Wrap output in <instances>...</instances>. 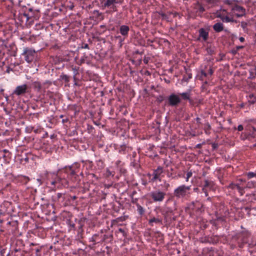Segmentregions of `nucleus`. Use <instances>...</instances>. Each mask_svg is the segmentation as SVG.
<instances>
[{"mask_svg":"<svg viewBox=\"0 0 256 256\" xmlns=\"http://www.w3.org/2000/svg\"><path fill=\"white\" fill-rule=\"evenodd\" d=\"M82 48L89 49L88 44H84V45L82 47Z\"/></svg>","mask_w":256,"mask_h":256,"instance_id":"49530a36","label":"nucleus"},{"mask_svg":"<svg viewBox=\"0 0 256 256\" xmlns=\"http://www.w3.org/2000/svg\"><path fill=\"white\" fill-rule=\"evenodd\" d=\"M94 14L96 16L98 17H100L102 16V14L98 10H94L93 12Z\"/></svg>","mask_w":256,"mask_h":256,"instance_id":"f704fd0d","label":"nucleus"},{"mask_svg":"<svg viewBox=\"0 0 256 256\" xmlns=\"http://www.w3.org/2000/svg\"><path fill=\"white\" fill-rule=\"evenodd\" d=\"M168 104L171 106H176L181 102L179 96L174 94H170L168 98Z\"/></svg>","mask_w":256,"mask_h":256,"instance_id":"0eeeda50","label":"nucleus"},{"mask_svg":"<svg viewBox=\"0 0 256 256\" xmlns=\"http://www.w3.org/2000/svg\"><path fill=\"white\" fill-rule=\"evenodd\" d=\"M214 72V71L213 70H212V68H210L209 70H208V74H210V75H212V74Z\"/></svg>","mask_w":256,"mask_h":256,"instance_id":"a18cd8bd","label":"nucleus"},{"mask_svg":"<svg viewBox=\"0 0 256 256\" xmlns=\"http://www.w3.org/2000/svg\"><path fill=\"white\" fill-rule=\"evenodd\" d=\"M22 54L24 56L25 60L28 63H30L32 62L34 58L36 52L32 48H26L24 49Z\"/></svg>","mask_w":256,"mask_h":256,"instance_id":"39448f33","label":"nucleus"},{"mask_svg":"<svg viewBox=\"0 0 256 256\" xmlns=\"http://www.w3.org/2000/svg\"><path fill=\"white\" fill-rule=\"evenodd\" d=\"M62 193H58L57 194V197L58 198H60L61 196H62Z\"/></svg>","mask_w":256,"mask_h":256,"instance_id":"3c124183","label":"nucleus"},{"mask_svg":"<svg viewBox=\"0 0 256 256\" xmlns=\"http://www.w3.org/2000/svg\"><path fill=\"white\" fill-rule=\"evenodd\" d=\"M189 178H188V176H186V182H188Z\"/></svg>","mask_w":256,"mask_h":256,"instance_id":"0e129e2a","label":"nucleus"},{"mask_svg":"<svg viewBox=\"0 0 256 256\" xmlns=\"http://www.w3.org/2000/svg\"><path fill=\"white\" fill-rule=\"evenodd\" d=\"M253 130L256 132V120L254 121L253 125L252 126Z\"/></svg>","mask_w":256,"mask_h":256,"instance_id":"58836bf2","label":"nucleus"},{"mask_svg":"<svg viewBox=\"0 0 256 256\" xmlns=\"http://www.w3.org/2000/svg\"><path fill=\"white\" fill-rule=\"evenodd\" d=\"M192 175V170H190V171H188V172L186 173V176H188V178H190Z\"/></svg>","mask_w":256,"mask_h":256,"instance_id":"4c0bfd02","label":"nucleus"},{"mask_svg":"<svg viewBox=\"0 0 256 256\" xmlns=\"http://www.w3.org/2000/svg\"><path fill=\"white\" fill-rule=\"evenodd\" d=\"M237 129L238 131H242L244 129L243 126L242 124H240L238 126Z\"/></svg>","mask_w":256,"mask_h":256,"instance_id":"ea45409f","label":"nucleus"},{"mask_svg":"<svg viewBox=\"0 0 256 256\" xmlns=\"http://www.w3.org/2000/svg\"><path fill=\"white\" fill-rule=\"evenodd\" d=\"M246 182V180L242 179V178H240V179H238L237 180H236V183H241V185H244V182Z\"/></svg>","mask_w":256,"mask_h":256,"instance_id":"e433bc0d","label":"nucleus"},{"mask_svg":"<svg viewBox=\"0 0 256 256\" xmlns=\"http://www.w3.org/2000/svg\"><path fill=\"white\" fill-rule=\"evenodd\" d=\"M234 2H235V0H224V4H228V5H231V6H234L233 4Z\"/></svg>","mask_w":256,"mask_h":256,"instance_id":"2f4dec72","label":"nucleus"},{"mask_svg":"<svg viewBox=\"0 0 256 256\" xmlns=\"http://www.w3.org/2000/svg\"><path fill=\"white\" fill-rule=\"evenodd\" d=\"M196 120L198 124H200V118L198 117H197L196 118Z\"/></svg>","mask_w":256,"mask_h":256,"instance_id":"de8ad7c7","label":"nucleus"},{"mask_svg":"<svg viewBox=\"0 0 256 256\" xmlns=\"http://www.w3.org/2000/svg\"><path fill=\"white\" fill-rule=\"evenodd\" d=\"M209 36V30L208 28H200L198 30V38L199 40H202L204 42H206Z\"/></svg>","mask_w":256,"mask_h":256,"instance_id":"9d476101","label":"nucleus"},{"mask_svg":"<svg viewBox=\"0 0 256 256\" xmlns=\"http://www.w3.org/2000/svg\"><path fill=\"white\" fill-rule=\"evenodd\" d=\"M210 128H211V126H210V124L208 122L206 123L205 124V127H204V130H205L206 132L207 130H210Z\"/></svg>","mask_w":256,"mask_h":256,"instance_id":"473e14b6","label":"nucleus"},{"mask_svg":"<svg viewBox=\"0 0 256 256\" xmlns=\"http://www.w3.org/2000/svg\"><path fill=\"white\" fill-rule=\"evenodd\" d=\"M137 210L140 215L142 216L144 212V210L139 204L136 203Z\"/></svg>","mask_w":256,"mask_h":256,"instance_id":"5701e85b","label":"nucleus"},{"mask_svg":"<svg viewBox=\"0 0 256 256\" xmlns=\"http://www.w3.org/2000/svg\"><path fill=\"white\" fill-rule=\"evenodd\" d=\"M166 196V193L160 190L152 191L150 193V196L154 202H162L164 200Z\"/></svg>","mask_w":256,"mask_h":256,"instance_id":"20e7f679","label":"nucleus"},{"mask_svg":"<svg viewBox=\"0 0 256 256\" xmlns=\"http://www.w3.org/2000/svg\"><path fill=\"white\" fill-rule=\"evenodd\" d=\"M163 187L166 190H168V188L170 187V184L166 180H164Z\"/></svg>","mask_w":256,"mask_h":256,"instance_id":"c756f323","label":"nucleus"},{"mask_svg":"<svg viewBox=\"0 0 256 256\" xmlns=\"http://www.w3.org/2000/svg\"><path fill=\"white\" fill-rule=\"evenodd\" d=\"M205 11L204 7L198 2L194 4V12L197 15L202 14Z\"/></svg>","mask_w":256,"mask_h":256,"instance_id":"f8f14e48","label":"nucleus"},{"mask_svg":"<svg viewBox=\"0 0 256 256\" xmlns=\"http://www.w3.org/2000/svg\"><path fill=\"white\" fill-rule=\"evenodd\" d=\"M172 174L168 173V174L167 176L170 178Z\"/></svg>","mask_w":256,"mask_h":256,"instance_id":"69168bd1","label":"nucleus"},{"mask_svg":"<svg viewBox=\"0 0 256 256\" xmlns=\"http://www.w3.org/2000/svg\"><path fill=\"white\" fill-rule=\"evenodd\" d=\"M236 50H232V52L234 54H235L236 53Z\"/></svg>","mask_w":256,"mask_h":256,"instance_id":"bf43d9fd","label":"nucleus"},{"mask_svg":"<svg viewBox=\"0 0 256 256\" xmlns=\"http://www.w3.org/2000/svg\"><path fill=\"white\" fill-rule=\"evenodd\" d=\"M33 86H34V88L38 92L40 91V90L42 88V86H41V84L40 82H34Z\"/></svg>","mask_w":256,"mask_h":256,"instance_id":"b1692460","label":"nucleus"},{"mask_svg":"<svg viewBox=\"0 0 256 256\" xmlns=\"http://www.w3.org/2000/svg\"><path fill=\"white\" fill-rule=\"evenodd\" d=\"M161 15L163 18H166V15L164 14H162Z\"/></svg>","mask_w":256,"mask_h":256,"instance_id":"4d7b16f0","label":"nucleus"},{"mask_svg":"<svg viewBox=\"0 0 256 256\" xmlns=\"http://www.w3.org/2000/svg\"><path fill=\"white\" fill-rule=\"evenodd\" d=\"M202 192L205 193L206 192H208L207 188L204 186V187L202 189Z\"/></svg>","mask_w":256,"mask_h":256,"instance_id":"09e8293b","label":"nucleus"},{"mask_svg":"<svg viewBox=\"0 0 256 256\" xmlns=\"http://www.w3.org/2000/svg\"><path fill=\"white\" fill-rule=\"evenodd\" d=\"M98 236L97 234L94 235L90 238V241L94 242L96 244V238Z\"/></svg>","mask_w":256,"mask_h":256,"instance_id":"c9c22d12","label":"nucleus"},{"mask_svg":"<svg viewBox=\"0 0 256 256\" xmlns=\"http://www.w3.org/2000/svg\"><path fill=\"white\" fill-rule=\"evenodd\" d=\"M4 89H2H2H1V90H0V93L2 95H3V96H4Z\"/></svg>","mask_w":256,"mask_h":256,"instance_id":"6e6d98bb","label":"nucleus"},{"mask_svg":"<svg viewBox=\"0 0 256 256\" xmlns=\"http://www.w3.org/2000/svg\"><path fill=\"white\" fill-rule=\"evenodd\" d=\"M11 70H12V68H10V67H8V66H6V72L7 73H8H8H10V72Z\"/></svg>","mask_w":256,"mask_h":256,"instance_id":"c03bdc74","label":"nucleus"},{"mask_svg":"<svg viewBox=\"0 0 256 256\" xmlns=\"http://www.w3.org/2000/svg\"><path fill=\"white\" fill-rule=\"evenodd\" d=\"M116 233H121L122 234V236L124 238H126L127 236V234L126 232L125 231L124 229H122V228H119L116 231Z\"/></svg>","mask_w":256,"mask_h":256,"instance_id":"a878e982","label":"nucleus"},{"mask_svg":"<svg viewBox=\"0 0 256 256\" xmlns=\"http://www.w3.org/2000/svg\"><path fill=\"white\" fill-rule=\"evenodd\" d=\"M28 92V86L26 84L17 86L13 92V94L18 96H24Z\"/></svg>","mask_w":256,"mask_h":256,"instance_id":"6e6552de","label":"nucleus"},{"mask_svg":"<svg viewBox=\"0 0 256 256\" xmlns=\"http://www.w3.org/2000/svg\"><path fill=\"white\" fill-rule=\"evenodd\" d=\"M130 30V28L126 25H122L120 28V32L122 35L127 36Z\"/></svg>","mask_w":256,"mask_h":256,"instance_id":"2eb2a0df","label":"nucleus"},{"mask_svg":"<svg viewBox=\"0 0 256 256\" xmlns=\"http://www.w3.org/2000/svg\"><path fill=\"white\" fill-rule=\"evenodd\" d=\"M64 172L71 176H73L76 174V172L72 169V166H69L68 168H66Z\"/></svg>","mask_w":256,"mask_h":256,"instance_id":"4be33fe9","label":"nucleus"},{"mask_svg":"<svg viewBox=\"0 0 256 256\" xmlns=\"http://www.w3.org/2000/svg\"><path fill=\"white\" fill-rule=\"evenodd\" d=\"M191 186H186L182 184L174 190V195L177 198H186L190 196V192L189 190H190Z\"/></svg>","mask_w":256,"mask_h":256,"instance_id":"f257e3e1","label":"nucleus"},{"mask_svg":"<svg viewBox=\"0 0 256 256\" xmlns=\"http://www.w3.org/2000/svg\"><path fill=\"white\" fill-rule=\"evenodd\" d=\"M162 214L164 216V219L165 220H166L167 218V216H166V213L164 212H162Z\"/></svg>","mask_w":256,"mask_h":256,"instance_id":"603ef678","label":"nucleus"},{"mask_svg":"<svg viewBox=\"0 0 256 256\" xmlns=\"http://www.w3.org/2000/svg\"><path fill=\"white\" fill-rule=\"evenodd\" d=\"M220 18L224 22H236V21L234 19L233 17L231 16L230 14H229V16L228 14L225 16H220Z\"/></svg>","mask_w":256,"mask_h":256,"instance_id":"4468645a","label":"nucleus"},{"mask_svg":"<svg viewBox=\"0 0 256 256\" xmlns=\"http://www.w3.org/2000/svg\"><path fill=\"white\" fill-rule=\"evenodd\" d=\"M68 121V118H64V119L62 120V122L63 124L67 122Z\"/></svg>","mask_w":256,"mask_h":256,"instance_id":"37998d69","label":"nucleus"},{"mask_svg":"<svg viewBox=\"0 0 256 256\" xmlns=\"http://www.w3.org/2000/svg\"><path fill=\"white\" fill-rule=\"evenodd\" d=\"M46 98H47V102L45 101V102H50V104L54 100V94L53 92L48 91L46 94Z\"/></svg>","mask_w":256,"mask_h":256,"instance_id":"a211bd4d","label":"nucleus"},{"mask_svg":"<svg viewBox=\"0 0 256 256\" xmlns=\"http://www.w3.org/2000/svg\"><path fill=\"white\" fill-rule=\"evenodd\" d=\"M106 174L108 176L112 175V176L114 175L110 170H106Z\"/></svg>","mask_w":256,"mask_h":256,"instance_id":"79ce46f5","label":"nucleus"},{"mask_svg":"<svg viewBox=\"0 0 256 256\" xmlns=\"http://www.w3.org/2000/svg\"><path fill=\"white\" fill-rule=\"evenodd\" d=\"M204 1L208 4L214 6L216 4L219 2V0H204Z\"/></svg>","mask_w":256,"mask_h":256,"instance_id":"bb28decb","label":"nucleus"},{"mask_svg":"<svg viewBox=\"0 0 256 256\" xmlns=\"http://www.w3.org/2000/svg\"><path fill=\"white\" fill-rule=\"evenodd\" d=\"M4 62H0V74H2L4 66Z\"/></svg>","mask_w":256,"mask_h":256,"instance_id":"72a5a7b5","label":"nucleus"},{"mask_svg":"<svg viewBox=\"0 0 256 256\" xmlns=\"http://www.w3.org/2000/svg\"><path fill=\"white\" fill-rule=\"evenodd\" d=\"M40 252V250L39 249H36V253L39 252Z\"/></svg>","mask_w":256,"mask_h":256,"instance_id":"774afa93","label":"nucleus"},{"mask_svg":"<svg viewBox=\"0 0 256 256\" xmlns=\"http://www.w3.org/2000/svg\"><path fill=\"white\" fill-rule=\"evenodd\" d=\"M192 74H188V79H190V78H192Z\"/></svg>","mask_w":256,"mask_h":256,"instance_id":"e2e57ef3","label":"nucleus"},{"mask_svg":"<svg viewBox=\"0 0 256 256\" xmlns=\"http://www.w3.org/2000/svg\"><path fill=\"white\" fill-rule=\"evenodd\" d=\"M202 76L206 77L207 76V74L204 71V70H202L200 72Z\"/></svg>","mask_w":256,"mask_h":256,"instance_id":"a19ab883","label":"nucleus"},{"mask_svg":"<svg viewBox=\"0 0 256 256\" xmlns=\"http://www.w3.org/2000/svg\"><path fill=\"white\" fill-rule=\"evenodd\" d=\"M239 40L240 42H243L244 41V37H240Z\"/></svg>","mask_w":256,"mask_h":256,"instance_id":"8fccbe9b","label":"nucleus"},{"mask_svg":"<svg viewBox=\"0 0 256 256\" xmlns=\"http://www.w3.org/2000/svg\"><path fill=\"white\" fill-rule=\"evenodd\" d=\"M188 78H186L185 77L184 78H183V80L186 81V82H188Z\"/></svg>","mask_w":256,"mask_h":256,"instance_id":"680f3d73","label":"nucleus"},{"mask_svg":"<svg viewBox=\"0 0 256 256\" xmlns=\"http://www.w3.org/2000/svg\"><path fill=\"white\" fill-rule=\"evenodd\" d=\"M51 184L56 186L58 188L62 187H66L68 186V182L64 178L62 177V174L60 175L56 174L54 179L51 182Z\"/></svg>","mask_w":256,"mask_h":256,"instance_id":"7ed1b4c3","label":"nucleus"},{"mask_svg":"<svg viewBox=\"0 0 256 256\" xmlns=\"http://www.w3.org/2000/svg\"><path fill=\"white\" fill-rule=\"evenodd\" d=\"M194 191L195 192H198V188H194Z\"/></svg>","mask_w":256,"mask_h":256,"instance_id":"13d9d810","label":"nucleus"},{"mask_svg":"<svg viewBox=\"0 0 256 256\" xmlns=\"http://www.w3.org/2000/svg\"><path fill=\"white\" fill-rule=\"evenodd\" d=\"M178 96H181L182 98L184 100H190V91H188V92H184L180 93Z\"/></svg>","mask_w":256,"mask_h":256,"instance_id":"6ab92c4d","label":"nucleus"},{"mask_svg":"<svg viewBox=\"0 0 256 256\" xmlns=\"http://www.w3.org/2000/svg\"><path fill=\"white\" fill-rule=\"evenodd\" d=\"M228 188L232 190L236 189L241 196H242L244 193L245 186H242L241 183L234 184L232 182L229 184Z\"/></svg>","mask_w":256,"mask_h":256,"instance_id":"9b49d317","label":"nucleus"},{"mask_svg":"<svg viewBox=\"0 0 256 256\" xmlns=\"http://www.w3.org/2000/svg\"><path fill=\"white\" fill-rule=\"evenodd\" d=\"M250 236V234L248 232L244 231L234 236L232 238V240L236 242L240 247H242L243 244L248 242Z\"/></svg>","mask_w":256,"mask_h":256,"instance_id":"f03ea898","label":"nucleus"},{"mask_svg":"<svg viewBox=\"0 0 256 256\" xmlns=\"http://www.w3.org/2000/svg\"><path fill=\"white\" fill-rule=\"evenodd\" d=\"M250 73L251 77L254 78L256 76V66L250 70Z\"/></svg>","mask_w":256,"mask_h":256,"instance_id":"c85d7f7f","label":"nucleus"},{"mask_svg":"<svg viewBox=\"0 0 256 256\" xmlns=\"http://www.w3.org/2000/svg\"><path fill=\"white\" fill-rule=\"evenodd\" d=\"M244 48L243 46H236V50H238L242 48Z\"/></svg>","mask_w":256,"mask_h":256,"instance_id":"864d4df0","label":"nucleus"},{"mask_svg":"<svg viewBox=\"0 0 256 256\" xmlns=\"http://www.w3.org/2000/svg\"><path fill=\"white\" fill-rule=\"evenodd\" d=\"M120 171L122 173L124 174L126 172V170L125 169L120 170Z\"/></svg>","mask_w":256,"mask_h":256,"instance_id":"052dcab7","label":"nucleus"},{"mask_svg":"<svg viewBox=\"0 0 256 256\" xmlns=\"http://www.w3.org/2000/svg\"><path fill=\"white\" fill-rule=\"evenodd\" d=\"M245 186V188H252L256 187V182L254 180H250L248 182Z\"/></svg>","mask_w":256,"mask_h":256,"instance_id":"aec40b11","label":"nucleus"},{"mask_svg":"<svg viewBox=\"0 0 256 256\" xmlns=\"http://www.w3.org/2000/svg\"><path fill=\"white\" fill-rule=\"evenodd\" d=\"M116 38L120 39V42H122L124 40H122V38L120 36H118L116 37Z\"/></svg>","mask_w":256,"mask_h":256,"instance_id":"5fc2aeb1","label":"nucleus"},{"mask_svg":"<svg viewBox=\"0 0 256 256\" xmlns=\"http://www.w3.org/2000/svg\"><path fill=\"white\" fill-rule=\"evenodd\" d=\"M227 14V12L225 10H220L216 12V16L220 18V16H225Z\"/></svg>","mask_w":256,"mask_h":256,"instance_id":"393cba45","label":"nucleus"},{"mask_svg":"<svg viewBox=\"0 0 256 256\" xmlns=\"http://www.w3.org/2000/svg\"><path fill=\"white\" fill-rule=\"evenodd\" d=\"M248 178H252L254 177H256V173L254 172H249L246 174Z\"/></svg>","mask_w":256,"mask_h":256,"instance_id":"7c9ffc66","label":"nucleus"},{"mask_svg":"<svg viewBox=\"0 0 256 256\" xmlns=\"http://www.w3.org/2000/svg\"><path fill=\"white\" fill-rule=\"evenodd\" d=\"M204 194H205V196H208V192H205V193H204Z\"/></svg>","mask_w":256,"mask_h":256,"instance_id":"338daca9","label":"nucleus"},{"mask_svg":"<svg viewBox=\"0 0 256 256\" xmlns=\"http://www.w3.org/2000/svg\"><path fill=\"white\" fill-rule=\"evenodd\" d=\"M163 168L160 166H158L157 168L154 170L152 172V178L151 179V181L154 182L158 180V181L160 182L162 180L160 176L163 173Z\"/></svg>","mask_w":256,"mask_h":256,"instance_id":"1a4fd4ad","label":"nucleus"},{"mask_svg":"<svg viewBox=\"0 0 256 256\" xmlns=\"http://www.w3.org/2000/svg\"><path fill=\"white\" fill-rule=\"evenodd\" d=\"M148 222L150 224L152 225V222H155L156 224H162V219L156 218H152L148 220Z\"/></svg>","mask_w":256,"mask_h":256,"instance_id":"412c9836","label":"nucleus"},{"mask_svg":"<svg viewBox=\"0 0 256 256\" xmlns=\"http://www.w3.org/2000/svg\"><path fill=\"white\" fill-rule=\"evenodd\" d=\"M72 70L73 72H74L73 78H74V80H76V76L78 74V68H77L76 66L72 67Z\"/></svg>","mask_w":256,"mask_h":256,"instance_id":"cd10ccee","label":"nucleus"},{"mask_svg":"<svg viewBox=\"0 0 256 256\" xmlns=\"http://www.w3.org/2000/svg\"><path fill=\"white\" fill-rule=\"evenodd\" d=\"M116 3V0H106L104 4V6L105 8L112 7L113 12H116L117 8L116 6L114 5V4Z\"/></svg>","mask_w":256,"mask_h":256,"instance_id":"ddd939ff","label":"nucleus"},{"mask_svg":"<svg viewBox=\"0 0 256 256\" xmlns=\"http://www.w3.org/2000/svg\"><path fill=\"white\" fill-rule=\"evenodd\" d=\"M204 184V186L210 190H214L215 189V184L212 181L205 180Z\"/></svg>","mask_w":256,"mask_h":256,"instance_id":"f3484780","label":"nucleus"},{"mask_svg":"<svg viewBox=\"0 0 256 256\" xmlns=\"http://www.w3.org/2000/svg\"><path fill=\"white\" fill-rule=\"evenodd\" d=\"M213 29L216 32H220L223 30L224 25L221 22H217L213 26Z\"/></svg>","mask_w":256,"mask_h":256,"instance_id":"dca6fc26","label":"nucleus"},{"mask_svg":"<svg viewBox=\"0 0 256 256\" xmlns=\"http://www.w3.org/2000/svg\"><path fill=\"white\" fill-rule=\"evenodd\" d=\"M231 12L238 18L242 17L246 14V9L239 5L234 4L232 6Z\"/></svg>","mask_w":256,"mask_h":256,"instance_id":"423d86ee","label":"nucleus"}]
</instances>
